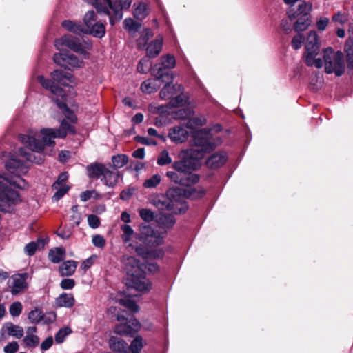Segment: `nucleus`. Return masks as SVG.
Instances as JSON below:
<instances>
[{
	"label": "nucleus",
	"mask_w": 353,
	"mask_h": 353,
	"mask_svg": "<svg viewBox=\"0 0 353 353\" xmlns=\"http://www.w3.org/2000/svg\"><path fill=\"white\" fill-rule=\"evenodd\" d=\"M150 202L159 210H166L172 212L182 213L187 209V205L181 201L179 196H174L172 190H168L165 194H153Z\"/></svg>",
	"instance_id": "obj_5"
},
{
	"label": "nucleus",
	"mask_w": 353,
	"mask_h": 353,
	"mask_svg": "<svg viewBox=\"0 0 353 353\" xmlns=\"http://www.w3.org/2000/svg\"><path fill=\"white\" fill-rule=\"evenodd\" d=\"M323 61L325 71L327 74L333 72L338 77L345 72L343 54L341 52H334L333 48L329 47L323 50Z\"/></svg>",
	"instance_id": "obj_7"
},
{
	"label": "nucleus",
	"mask_w": 353,
	"mask_h": 353,
	"mask_svg": "<svg viewBox=\"0 0 353 353\" xmlns=\"http://www.w3.org/2000/svg\"><path fill=\"white\" fill-rule=\"evenodd\" d=\"M19 346L16 341L10 342L7 344L4 348L3 351L5 353H16L19 350Z\"/></svg>",
	"instance_id": "obj_57"
},
{
	"label": "nucleus",
	"mask_w": 353,
	"mask_h": 353,
	"mask_svg": "<svg viewBox=\"0 0 353 353\" xmlns=\"http://www.w3.org/2000/svg\"><path fill=\"white\" fill-rule=\"evenodd\" d=\"M37 327L35 326L28 327L26 332V336L23 339V342L26 347L28 348H34L38 346L39 343V338L35 334Z\"/></svg>",
	"instance_id": "obj_21"
},
{
	"label": "nucleus",
	"mask_w": 353,
	"mask_h": 353,
	"mask_svg": "<svg viewBox=\"0 0 353 353\" xmlns=\"http://www.w3.org/2000/svg\"><path fill=\"white\" fill-rule=\"evenodd\" d=\"M119 303L124 307L128 308L132 312H137L139 311V307L136 303L130 299H120Z\"/></svg>",
	"instance_id": "obj_50"
},
{
	"label": "nucleus",
	"mask_w": 353,
	"mask_h": 353,
	"mask_svg": "<svg viewBox=\"0 0 353 353\" xmlns=\"http://www.w3.org/2000/svg\"><path fill=\"white\" fill-rule=\"evenodd\" d=\"M134 17L138 20L145 19L149 14L147 5L145 3L140 2L134 4Z\"/></svg>",
	"instance_id": "obj_33"
},
{
	"label": "nucleus",
	"mask_w": 353,
	"mask_h": 353,
	"mask_svg": "<svg viewBox=\"0 0 353 353\" xmlns=\"http://www.w3.org/2000/svg\"><path fill=\"white\" fill-rule=\"evenodd\" d=\"M105 166L102 164H91L87 166L88 174L90 178H99L103 176Z\"/></svg>",
	"instance_id": "obj_31"
},
{
	"label": "nucleus",
	"mask_w": 353,
	"mask_h": 353,
	"mask_svg": "<svg viewBox=\"0 0 353 353\" xmlns=\"http://www.w3.org/2000/svg\"><path fill=\"white\" fill-rule=\"evenodd\" d=\"M123 231L122 239L124 243H128L130 241L132 236L134 234V230L129 225L125 224L121 226Z\"/></svg>",
	"instance_id": "obj_45"
},
{
	"label": "nucleus",
	"mask_w": 353,
	"mask_h": 353,
	"mask_svg": "<svg viewBox=\"0 0 353 353\" xmlns=\"http://www.w3.org/2000/svg\"><path fill=\"white\" fill-rule=\"evenodd\" d=\"M320 53V43L316 31H310L305 44L304 59L307 66L314 65L316 68L323 67V61L320 57H316Z\"/></svg>",
	"instance_id": "obj_6"
},
{
	"label": "nucleus",
	"mask_w": 353,
	"mask_h": 353,
	"mask_svg": "<svg viewBox=\"0 0 353 353\" xmlns=\"http://www.w3.org/2000/svg\"><path fill=\"white\" fill-rule=\"evenodd\" d=\"M68 178L67 172L60 174L57 181L53 183L52 188H59V185H66L64 183L67 181Z\"/></svg>",
	"instance_id": "obj_58"
},
{
	"label": "nucleus",
	"mask_w": 353,
	"mask_h": 353,
	"mask_svg": "<svg viewBox=\"0 0 353 353\" xmlns=\"http://www.w3.org/2000/svg\"><path fill=\"white\" fill-rule=\"evenodd\" d=\"M71 332V330L68 327H65L59 330V331L55 335V341L58 343H62L66 336Z\"/></svg>",
	"instance_id": "obj_53"
},
{
	"label": "nucleus",
	"mask_w": 353,
	"mask_h": 353,
	"mask_svg": "<svg viewBox=\"0 0 353 353\" xmlns=\"http://www.w3.org/2000/svg\"><path fill=\"white\" fill-rule=\"evenodd\" d=\"M83 22H84V28H91L94 23H96L97 19H96V14L94 11H88L85 13L84 17H83Z\"/></svg>",
	"instance_id": "obj_42"
},
{
	"label": "nucleus",
	"mask_w": 353,
	"mask_h": 353,
	"mask_svg": "<svg viewBox=\"0 0 353 353\" xmlns=\"http://www.w3.org/2000/svg\"><path fill=\"white\" fill-rule=\"evenodd\" d=\"M345 52L347 53V68L350 70H353V46L351 43L346 42Z\"/></svg>",
	"instance_id": "obj_47"
},
{
	"label": "nucleus",
	"mask_w": 353,
	"mask_h": 353,
	"mask_svg": "<svg viewBox=\"0 0 353 353\" xmlns=\"http://www.w3.org/2000/svg\"><path fill=\"white\" fill-rule=\"evenodd\" d=\"M94 6L100 14L109 16L112 26L123 17V10L130 8L132 0H84Z\"/></svg>",
	"instance_id": "obj_4"
},
{
	"label": "nucleus",
	"mask_w": 353,
	"mask_h": 353,
	"mask_svg": "<svg viewBox=\"0 0 353 353\" xmlns=\"http://www.w3.org/2000/svg\"><path fill=\"white\" fill-rule=\"evenodd\" d=\"M166 176L174 183L181 185L183 186H190L188 180L182 176L177 171H168Z\"/></svg>",
	"instance_id": "obj_34"
},
{
	"label": "nucleus",
	"mask_w": 353,
	"mask_h": 353,
	"mask_svg": "<svg viewBox=\"0 0 353 353\" xmlns=\"http://www.w3.org/2000/svg\"><path fill=\"white\" fill-rule=\"evenodd\" d=\"M157 222L164 228H170L174 225L176 220L172 214H161L158 217Z\"/></svg>",
	"instance_id": "obj_35"
},
{
	"label": "nucleus",
	"mask_w": 353,
	"mask_h": 353,
	"mask_svg": "<svg viewBox=\"0 0 353 353\" xmlns=\"http://www.w3.org/2000/svg\"><path fill=\"white\" fill-rule=\"evenodd\" d=\"M55 303L58 307L70 308L74 305L75 300L72 294L63 293L56 299Z\"/></svg>",
	"instance_id": "obj_28"
},
{
	"label": "nucleus",
	"mask_w": 353,
	"mask_h": 353,
	"mask_svg": "<svg viewBox=\"0 0 353 353\" xmlns=\"http://www.w3.org/2000/svg\"><path fill=\"white\" fill-rule=\"evenodd\" d=\"M143 345L142 337L137 336L132 341L130 345L128 346V353H139Z\"/></svg>",
	"instance_id": "obj_39"
},
{
	"label": "nucleus",
	"mask_w": 353,
	"mask_h": 353,
	"mask_svg": "<svg viewBox=\"0 0 353 353\" xmlns=\"http://www.w3.org/2000/svg\"><path fill=\"white\" fill-rule=\"evenodd\" d=\"M88 223L90 228L95 229L100 225V219L97 216L90 214L88 216Z\"/></svg>",
	"instance_id": "obj_56"
},
{
	"label": "nucleus",
	"mask_w": 353,
	"mask_h": 353,
	"mask_svg": "<svg viewBox=\"0 0 353 353\" xmlns=\"http://www.w3.org/2000/svg\"><path fill=\"white\" fill-rule=\"evenodd\" d=\"M172 162V158L170 157L167 150H163L157 159V164L159 165H165Z\"/></svg>",
	"instance_id": "obj_46"
},
{
	"label": "nucleus",
	"mask_w": 353,
	"mask_h": 353,
	"mask_svg": "<svg viewBox=\"0 0 353 353\" xmlns=\"http://www.w3.org/2000/svg\"><path fill=\"white\" fill-rule=\"evenodd\" d=\"M140 328V324L136 319H131L125 323H121L114 328V332L119 335H132Z\"/></svg>",
	"instance_id": "obj_14"
},
{
	"label": "nucleus",
	"mask_w": 353,
	"mask_h": 353,
	"mask_svg": "<svg viewBox=\"0 0 353 353\" xmlns=\"http://www.w3.org/2000/svg\"><path fill=\"white\" fill-rule=\"evenodd\" d=\"M54 63L69 70L79 68L83 66V61L77 56L65 52L55 54L53 57Z\"/></svg>",
	"instance_id": "obj_12"
},
{
	"label": "nucleus",
	"mask_w": 353,
	"mask_h": 353,
	"mask_svg": "<svg viewBox=\"0 0 353 353\" xmlns=\"http://www.w3.org/2000/svg\"><path fill=\"white\" fill-rule=\"evenodd\" d=\"M163 39L161 35H158L155 39L146 47V53L148 57L154 58L159 55L162 49Z\"/></svg>",
	"instance_id": "obj_22"
},
{
	"label": "nucleus",
	"mask_w": 353,
	"mask_h": 353,
	"mask_svg": "<svg viewBox=\"0 0 353 353\" xmlns=\"http://www.w3.org/2000/svg\"><path fill=\"white\" fill-rule=\"evenodd\" d=\"M2 330L7 333L10 336L14 337L16 339H20L23 336V329L17 325H14L12 323H6L3 325Z\"/></svg>",
	"instance_id": "obj_25"
},
{
	"label": "nucleus",
	"mask_w": 353,
	"mask_h": 353,
	"mask_svg": "<svg viewBox=\"0 0 353 353\" xmlns=\"http://www.w3.org/2000/svg\"><path fill=\"white\" fill-rule=\"evenodd\" d=\"M77 267V262L74 261H67L63 263L59 267V272L61 276L72 275Z\"/></svg>",
	"instance_id": "obj_32"
},
{
	"label": "nucleus",
	"mask_w": 353,
	"mask_h": 353,
	"mask_svg": "<svg viewBox=\"0 0 353 353\" xmlns=\"http://www.w3.org/2000/svg\"><path fill=\"white\" fill-rule=\"evenodd\" d=\"M128 247H132L135 249V252L139 256H141L143 259H159L163 257V252L162 250H149L147 248H143L142 246H137L134 247L132 243L128 245Z\"/></svg>",
	"instance_id": "obj_18"
},
{
	"label": "nucleus",
	"mask_w": 353,
	"mask_h": 353,
	"mask_svg": "<svg viewBox=\"0 0 353 353\" xmlns=\"http://www.w3.org/2000/svg\"><path fill=\"white\" fill-rule=\"evenodd\" d=\"M119 178V172L117 170H110L106 168L101 180L104 181L105 185L113 188L117 183Z\"/></svg>",
	"instance_id": "obj_26"
},
{
	"label": "nucleus",
	"mask_w": 353,
	"mask_h": 353,
	"mask_svg": "<svg viewBox=\"0 0 353 353\" xmlns=\"http://www.w3.org/2000/svg\"><path fill=\"white\" fill-rule=\"evenodd\" d=\"M22 311V305L20 302H14L9 309V312L11 316L14 317L19 316Z\"/></svg>",
	"instance_id": "obj_51"
},
{
	"label": "nucleus",
	"mask_w": 353,
	"mask_h": 353,
	"mask_svg": "<svg viewBox=\"0 0 353 353\" xmlns=\"http://www.w3.org/2000/svg\"><path fill=\"white\" fill-rule=\"evenodd\" d=\"M189 136V133L185 128L182 126H175L170 130L169 137L172 141L176 143H181L185 141Z\"/></svg>",
	"instance_id": "obj_19"
},
{
	"label": "nucleus",
	"mask_w": 353,
	"mask_h": 353,
	"mask_svg": "<svg viewBox=\"0 0 353 353\" xmlns=\"http://www.w3.org/2000/svg\"><path fill=\"white\" fill-rule=\"evenodd\" d=\"M153 32L150 29H145L137 40V45L139 48L141 49L145 48L148 41L153 37Z\"/></svg>",
	"instance_id": "obj_37"
},
{
	"label": "nucleus",
	"mask_w": 353,
	"mask_h": 353,
	"mask_svg": "<svg viewBox=\"0 0 353 353\" xmlns=\"http://www.w3.org/2000/svg\"><path fill=\"white\" fill-rule=\"evenodd\" d=\"M44 243L42 240H39L37 242L32 241L28 243L24 248V252L29 256L34 254L36 251L40 248L43 247Z\"/></svg>",
	"instance_id": "obj_40"
},
{
	"label": "nucleus",
	"mask_w": 353,
	"mask_h": 353,
	"mask_svg": "<svg viewBox=\"0 0 353 353\" xmlns=\"http://www.w3.org/2000/svg\"><path fill=\"white\" fill-rule=\"evenodd\" d=\"M37 79L45 89L50 90L54 95L60 97L61 99L65 97L63 90L55 85L50 79H46L42 75L37 76Z\"/></svg>",
	"instance_id": "obj_17"
},
{
	"label": "nucleus",
	"mask_w": 353,
	"mask_h": 353,
	"mask_svg": "<svg viewBox=\"0 0 353 353\" xmlns=\"http://www.w3.org/2000/svg\"><path fill=\"white\" fill-rule=\"evenodd\" d=\"M191 148L185 151V154L181 161H175L172 168L188 180V184L196 183L199 177L192 172L201 165L200 160L207 153H210L214 148L221 143L219 137L214 138L210 132L201 130L196 132L190 141Z\"/></svg>",
	"instance_id": "obj_1"
},
{
	"label": "nucleus",
	"mask_w": 353,
	"mask_h": 353,
	"mask_svg": "<svg viewBox=\"0 0 353 353\" xmlns=\"http://www.w3.org/2000/svg\"><path fill=\"white\" fill-rule=\"evenodd\" d=\"M329 19L327 17H321L316 22V27L319 30L323 31L329 23Z\"/></svg>",
	"instance_id": "obj_64"
},
{
	"label": "nucleus",
	"mask_w": 353,
	"mask_h": 353,
	"mask_svg": "<svg viewBox=\"0 0 353 353\" xmlns=\"http://www.w3.org/2000/svg\"><path fill=\"white\" fill-rule=\"evenodd\" d=\"M56 234L60 238L67 240L70 238L72 234V232L70 229L64 228L56 232Z\"/></svg>",
	"instance_id": "obj_61"
},
{
	"label": "nucleus",
	"mask_w": 353,
	"mask_h": 353,
	"mask_svg": "<svg viewBox=\"0 0 353 353\" xmlns=\"http://www.w3.org/2000/svg\"><path fill=\"white\" fill-rule=\"evenodd\" d=\"M121 261L126 272L124 283L128 288L135 289L139 292H148L152 283L145 276L143 263L141 264L134 257L128 256H123Z\"/></svg>",
	"instance_id": "obj_3"
},
{
	"label": "nucleus",
	"mask_w": 353,
	"mask_h": 353,
	"mask_svg": "<svg viewBox=\"0 0 353 353\" xmlns=\"http://www.w3.org/2000/svg\"><path fill=\"white\" fill-rule=\"evenodd\" d=\"M52 188L57 190L52 198L55 201H59L68 192L70 187L68 185H59V188Z\"/></svg>",
	"instance_id": "obj_49"
},
{
	"label": "nucleus",
	"mask_w": 353,
	"mask_h": 353,
	"mask_svg": "<svg viewBox=\"0 0 353 353\" xmlns=\"http://www.w3.org/2000/svg\"><path fill=\"white\" fill-rule=\"evenodd\" d=\"M128 161V157L125 154H119L113 156L112 161L115 168H120L123 167Z\"/></svg>",
	"instance_id": "obj_43"
},
{
	"label": "nucleus",
	"mask_w": 353,
	"mask_h": 353,
	"mask_svg": "<svg viewBox=\"0 0 353 353\" xmlns=\"http://www.w3.org/2000/svg\"><path fill=\"white\" fill-rule=\"evenodd\" d=\"M161 178L159 174H154L145 181L143 183V186L145 188H154L161 183Z\"/></svg>",
	"instance_id": "obj_44"
},
{
	"label": "nucleus",
	"mask_w": 353,
	"mask_h": 353,
	"mask_svg": "<svg viewBox=\"0 0 353 353\" xmlns=\"http://www.w3.org/2000/svg\"><path fill=\"white\" fill-rule=\"evenodd\" d=\"M110 347L114 351L128 353V345L119 336H111L109 341Z\"/></svg>",
	"instance_id": "obj_27"
},
{
	"label": "nucleus",
	"mask_w": 353,
	"mask_h": 353,
	"mask_svg": "<svg viewBox=\"0 0 353 353\" xmlns=\"http://www.w3.org/2000/svg\"><path fill=\"white\" fill-rule=\"evenodd\" d=\"M81 214L80 212L72 213L70 217V221H71L72 226H78L81 221Z\"/></svg>",
	"instance_id": "obj_63"
},
{
	"label": "nucleus",
	"mask_w": 353,
	"mask_h": 353,
	"mask_svg": "<svg viewBox=\"0 0 353 353\" xmlns=\"http://www.w3.org/2000/svg\"><path fill=\"white\" fill-rule=\"evenodd\" d=\"M41 318V312L37 310L31 311L28 314V319L32 323H39Z\"/></svg>",
	"instance_id": "obj_60"
},
{
	"label": "nucleus",
	"mask_w": 353,
	"mask_h": 353,
	"mask_svg": "<svg viewBox=\"0 0 353 353\" xmlns=\"http://www.w3.org/2000/svg\"><path fill=\"white\" fill-rule=\"evenodd\" d=\"M152 74L156 77L154 79H148L142 83L141 90L147 94L156 92L161 86V82L165 81L163 68L161 66L154 65L152 69Z\"/></svg>",
	"instance_id": "obj_11"
},
{
	"label": "nucleus",
	"mask_w": 353,
	"mask_h": 353,
	"mask_svg": "<svg viewBox=\"0 0 353 353\" xmlns=\"http://www.w3.org/2000/svg\"><path fill=\"white\" fill-rule=\"evenodd\" d=\"M28 277L27 273L17 274L12 275L8 280V284L11 289L12 294L15 295L23 292L28 287L26 279Z\"/></svg>",
	"instance_id": "obj_13"
},
{
	"label": "nucleus",
	"mask_w": 353,
	"mask_h": 353,
	"mask_svg": "<svg viewBox=\"0 0 353 353\" xmlns=\"http://www.w3.org/2000/svg\"><path fill=\"white\" fill-rule=\"evenodd\" d=\"M305 38L303 36L302 34L299 33L293 37L292 41V46L294 49L297 50L299 49L301 46L302 43L304 41Z\"/></svg>",
	"instance_id": "obj_54"
},
{
	"label": "nucleus",
	"mask_w": 353,
	"mask_h": 353,
	"mask_svg": "<svg viewBox=\"0 0 353 353\" xmlns=\"http://www.w3.org/2000/svg\"><path fill=\"white\" fill-rule=\"evenodd\" d=\"M140 239L150 247H155L161 245L163 242V237L158 232H155L150 225L142 224L139 227Z\"/></svg>",
	"instance_id": "obj_10"
},
{
	"label": "nucleus",
	"mask_w": 353,
	"mask_h": 353,
	"mask_svg": "<svg viewBox=\"0 0 353 353\" xmlns=\"http://www.w3.org/2000/svg\"><path fill=\"white\" fill-rule=\"evenodd\" d=\"M52 100L55 102L57 105L60 108L65 118L69 120L72 123H76L77 121V118L74 113L72 112L65 103V97L61 99V100L58 99H54L52 97Z\"/></svg>",
	"instance_id": "obj_24"
},
{
	"label": "nucleus",
	"mask_w": 353,
	"mask_h": 353,
	"mask_svg": "<svg viewBox=\"0 0 353 353\" xmlns=\"http://www.w3.org/2000/svg\"><path fill=\"white\" fill-rule=\"evenodd\" d=\"M151 66V63L150 62L148 59H142L138 65L137 70L140 73H146V72L149 70Z\"/></svg>",
	"instance_id": "obj_52"
},
{
	"label": "nucleus",
	"mask_w": 353,
	"mask_h": 353,
	"mask_svg": "<svg viewBox=\"0 0 353 353\" xmlns=\"http://www.w3.org/2000/svg\"><path fill=\"white\" fill-rule=\"evenodd\" d=\"M139 216L146 222H150L154 218V212L151 210L147 208H142L139 210Z\"/></svg>",
	"instance_id": "obj_48"
},
{
	"label": "nucleus",
	"mask_w": 353,
	"mask_h": 353,
	"mask_svg": "<svg viewBox=\"0 0 353 353\" xmlns=\"http://www.w3.org/2000/svg\"><path fill=\"white\" fill-rule=\"evenodd\" d=\"M92 242L93 245L99 248H104L105 240L104 237L100 234H95L92 236Z\"/></svg>",
	"instance_id": "obj_55"
},
{
	"label": "nucleus",
	"mask_w": 353,
	"mask_h": 353,
	"mask_svg": "<svg viewBox=\"0 0 353 353\" xmlns=\"http://www.w3.org/2000/svg\"><path fill=\"white\" fill-rule=\"evenodd\" d=\"M163 88L160 92V97L164 100H169V106L180 107L185 104L187 97L183 93V88L180 84H172L170 81Z\"/></svg>",
	"instance_id": "obj_8"
},
{
	"label": "nucleus",
	"mask_w": 353,
	"mask_h": 353,
	"mask_svg": "<svg viewBox=\"0 0 353 353\" xmlns=\"http://www.w3.org/2000/svg\"><path fill=\"white\" fill-rule=\"evenodd\" d=\"M53 80L63 85H68L70 83H75V79L73 75L62 70H55L51 73Z\"/></svg>",
	"instance_id": "obj_20"
},
{
	"label": "nucleus",
	"mask_w": 353,
	"mask_h": 353,
	"mask_svg": "<svg viewBox=\"0 0 353 353\" xmlns=\"http://www.w3.org/2000/svg\"><path fill=\"white\" fill-rule=\"evenodd\" d=\"M332 20L334 22L343 24L346 22L347 17L345 14L341 13V12H338L332 16Z\"/></svg>",
	"instance_id": "obj_62"
},
{
	"label": "nucleus",
	"mask_w": 353,
	"mask_h": 353,
	"mask_svg": "<svg viewBox=\"0 0 353 353\" xmlns=\"http://www.w3.org/2000/svg\"><path fill=\"white\" fill-rule=\"evenodd\" d=\"M75 285L74 280L72 279H63L60 283V286L63 290H70L73 288Z\"/></svg>",
	"instance_id": "obj_59"
},
{
	"label": "nucleus",
	"mask_w": 353,
	"mask_h": 353,
	"mask_svg": "<svg viewBox=\"0 0 353 353\" xmlns=\"http://www.w3.org/2000/svg\"><path fill=\"white\" fill-rule=\"evenodd\" d=\"M105 33V28L103 23L97 22L90 28H84V34H92L97 38H102Z\"/></svg>",
	"instance_id": "obj_30"
},
{
	"label": "nucleus",
	"mask_w": 353,
	"mask_h": 353,
	"mask_svg": "<svg viewBox=\"0 0 353 353\" xmlns=\"http://www.w3.org/2000/svg\"><path fill=\"white\" fill-rule=\"evenodd\" d=\"M54 45L58 50L68 47L74 52L84 54L85 58L88 57V55L84 49L90 47V43L84 41V45H83L79 39L68 34L57 39Z\"/></svg>",
	"instance_id": "obj_9"
},
{
	"label": "nucleus",
	"mask_w": 353,
	"mask_h": 353,
	"mask_svg": "<svg viewBox=\"0 0 353 353\" xmlns=\"http://www.w3.org/2000/svg\"><path fill=\"white\" fill-rule=\"evenodd\" d=\"M310 24L309 17H299L294 25V28L296 32L300 33L305 30Z\"/></svg>",
	"instance_id": "obj_38"
},
{
	"label": "nucleus",
	"mask_w": 353,
	"mask_h": 353,
	"mask_svg": "<svg viewBox=\"0 0 353 353\" xmlns=\"http://www.w3.org/2000/svg\"><path fill=\"white\" fill-rule=\"evenodd\" d=\"M65 250L60 248H55L50 250L48 257L52 263H59L64 258Z\"/></svg>",
	"instance_id": "obj_36"
},
{
	"label": "nucleus",
	"mask_w": 353,
	"mask_h": 353,
	"mask_svg": "<svg viewBox=\"0 0 353 353\" xmlns=\"http://www.w3.org/2000/svg\"><path fill=\"white\" fill-rule=\"evenodd\" d=\"M61 26L66 30L77 34H84V26L80 23H77L71 20H64Z\"/></svg>",
	"instance_id": "obj_29"
},
{
	"label": "nucleus",
	"mask_w": 353,
	"mask_h": 353,
	"mask_svg": "<svg viewBox=\"0 0 353 353\" xmlns=\"http://www.w3.org/2000/svg\"><path fill=\"white\" fill-rule=\"evenodd\" d=\"M68 132L74 134V128L63 120L58 129L43 128L39 132L31 130L26 134H21L19 140L26 148H19V155L28 161L41 163L44 158L40 152L46 146H54V139L64 138Z\"/></svg>",
	"instance_id": "obj_2"
},
{
	"label": "nucleus",
	"mask_w": 353,
	"mask_h": 353,
	"mask_svg": "<svg viewBox=\"0 0 353 353\" xmlns=\"http://www.w3.org/2000/svg\"><path fill=\"white\" fill-rule=\"evenodd\" d=\"M312 10V4L305 2L304 1H299V3L295 5L293 8L288 9V17L295 18L296 17H309V14Z\"/></svg>",
	"instance_id": "obj_15"
},
{
	"label": "nucleus",
	"mask_w": 353,
	"mask_h": 353,
	"mask_svg": "<svg viewBox=\"0 0 353 353\" xmlns=\"http://www.w3.org/2000/svg\"><path fill=\"white\" fill-rule=\"evenodd\" d=\"M225 161V154L223 152H219L211 155L206 161V165L211 168H217L223 165Z\"/></svg>",
	"instance_id": "obj_23"
},
{
	"label": "nucleus",
	"mask_w": 353,
	"mask_h": 353,
	"mask_svg": "<svg viewBox=\"0 0 353 353\" xmlns=\"http://www.w3.org/2000/svg\"><path fill=\"white\" fill-rule=\"evenodd\" d=\"M176 60L173 55L167 54L166 56L161 58V63L156 64L155 65L161 66L163 68L164 73V78H166L168 81H172L174 77L172 73L168 72L166 70H170L175 67Z\"/></svg>",
	"instance_id": "obj_16"
},
{
	"label": "nucleus",
	"mask_w": 353,
	"mask_h": 353,
	"mask_svg": "<svg viewBox=\"0 0 353 353\" xmlns=\"http://www.w3.org/2000/svg\"><path fill=\"white\" fill-rule=\"evenodd\" d=\"M124 28L130 34H134L138 31L141 27V24L134 21L131 18L125 19L123 21Z\"/></svg>",
	"instance_id": "obj_41"
}]
</instances>
